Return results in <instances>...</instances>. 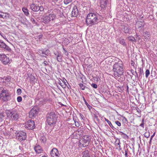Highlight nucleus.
<instances>
[{
    "mask_svg": "<svg viewBox=\"0 0 157 157\" xmlns=\"http://www.w3.org/2000/svg\"><path fill=\"white\" fill-rule=\"evenodd\" d=\"M78 10H72L71 15L72 17H76L78 16Z\"/></svg>",
    "mask_w": 157,
    "mask_h": 157,
    "instance_id": "b1692460",
    "label": "nucleus"
},
{
    "mask_svg": "<svg viewBox=\"0 0 157 157\" xmlns=\"http://www.w3.org/2000/svg\"><path fill=\"white\" fill-rule=\"evenodd\" d=\"M43 64H44V66H46L48 64V62L46 61L44 62Z\"/></svg>",
    "mask_w": 157,
    "mask_h": 157,
    "instance_id": "864d4df0",
    "label": "nucleus"
},
{
    "mask_svg": "<svg viewBox=\"0 0 157 157\" xmlns=\"http://www.w3.org/2000/svg\"><path fill=\"white\" fill-rule=\"evenodd\" d=\"M54 53L56 56L57 61L60 62H62L63 56L61 55V54L59 52H57L56 53Z\"/></svg>",
    "mask_w": 157,
    "mask_h": 157,
    "instance_id": "a211bd4d",
    "label": "nucleus"
},
{
    "mask_svg": "<svg viewBox=\"0 0 157 157\" xmlns=\"http://www.w3.org/2000/svg\"><path fill=\"white\" fill-rule=\"evenodd\" d=\"M82 98H83V100L85 102L86 105H87V106H89L90 107V106L88 104V103L86 101V99H85L84 97L83 96L82 97Z\"/></svg>",
    "mask_w": 157,
    "mask_h": 157,
    "instance_id": "a18cd8bd",
    "label": "nucleus"
},
{
    "mask_svg": "<svg viewBox=\"0 0 157 157\" xmlns=\"http://www.w3.org/2000/svg\"><path fill=\"white\" fill-rule=\"evenodd\" d=\"M21 93V90L20 89H18L17 90V93L18 95H20Z\"/></svg>",
    "mask_w": 157,
    "mask_h": 157,
    "instance_id": "ea45409f",
    "label": "nucleus"
},
{
    "mask_svg": "<svg viewBox=\"0 0 157 157\" xmlns=\"http://www.w3.org/2000/svg\"><path fill=\"white\" fill-rule=\"evenodd\" d=\"M139 22L140 23L137 24L138 27V28H141L142 29H143L144 25V21H140Z\"/></svg>",
    "mask_w": 157,
    "mask_h": 157,
    "instance_id": "4be33fe9",
    "label": "nucleus"
},
{
    "mask_svg": "<svg viewBox=\"0 0 157 157\" xmlns=\"http://www.w3.org/2000/svg\"><path fill=\"white\" fill-rule=\"evenodd\" d=\"M0 48H3L8 51H10L11 50V48L7 45L3 41L0 40Z\"/></svg>",
    "mask_w": 157,
    "mask_h": 157,
    "instance_id": "4468645a",
    "label": "nucleus"
},
{
    "mask_svg": "<svg viewBox=\"0 0 157 157\" xmlns=\"http://www.w3.org/2000/svg\"><path fill=\"white\" fill-rule=\"evenodd\" d=\"M128 39L129 41L132 42H135L136 41L135 37L132 36H128Z\"/></svg>",
    "mask_w": 157,
    "mask_h": 157,
    "instance_id": "c756f323",
    "label": "nucleus"
},
{
    "mask_svg": "<svg viewBox=\"0 0 157 157\" xmlns=\"http://www.w3.org/2000/svg\"><path fill=\"white\" fill-rule=\"evenodd\" d=\"M16 138L19 141L25 140L26 138V134L23 131L19 132L16 135Z\"/></svg>",
    "mask_w": 157,
    "mask_h": 157,
    "instance_id": "423d86ee",
    "label": "nucleus"
},
{
    "mask_svg": "<svg viewBox=\"0 0 157 157\" xmlns=\"http://www.w3.org/2000/svg\"><path fill=\"white\" fill-rule=\"evenodd\" d=\"M82 157H91L90 151L88 150H86L82 153Z\"/></svg>",
    "mask_w": 157,
    "mask_h": 157,
    "instance_id": "f3484780",
    "label": "nucleus"
},
{
    "mask_svg": "<svg viewBox=\"0 0 157 157\" xmlns=\"http://www.w3.org/2000/svg\"><path fill=\"white\" fill-rule=\"evenodd\" d=\"M38 109L37 107H33L30 110L29 113V117L32 118L33 117L36 116L38 113Z\"/></svg>",
    "mask_w": 157,
    "mask_h": 157,
    "instance_id": "9d476101",
    "label": "nucleus"
},
{
    "mask_svg": "<svg viewBox=\"0 0 157 157\" xmlns=\"http://www.w3.org/2000/svg\"><path fill=\"white\" fill-rule=\"evenodd\" d=\"M115 143L116 144H117V145L119 146V147L120 148V149H121L120 148L121 147L120 145L121 143L120 140L118 138H116V141H115Z\"/></svg>",
    "mask_w": 157,
    "mask_h": 157,
    "instance_id": "c85d7f7f",
    "label": "nucleus"
},
{
    "mask_svg": "<svg viewBox=\"0 0 157 157\" xmlns=\"http://www.w3.org/2000/svg\"><path fill=\"white\" fill-rule=\"evenodd\" d=\"M124 69H113L114 77L116 78H119L122 75L124 72Z\"/></svg>",
    "mask_w": 157,
    "mask_h": 157,
    "instance_id": "20e7f679",
    "label": "nucleus"
},
{
    "mask_svg": "<svg viewBox=\"0 0 157 157\" xmlns=\"http://www.w3.org/2000/svg\"><path fill=\"white\" fill-rule=\"evenodd\" d=\"M34 149L35 151L38 154L40 153L42 151V149L41 147L39 145H38L35 147Z\"/></svg>",
    "mask_w": 157,
    "mask_h": 157,
    "instance_id": "6ab92c4d",
    "label": "nucleus"
},
{
    "mask_svg": "<svg viewBox=\"0 0 157 157\" xmlns=\"http://www.w3.org/2000/svg\"><path fill=\"white\" fill-rule=\"evenodd\" d=\"M55 17L56 15L54 14H50L43 18L42 22L45 24H48L51 21L53 20Z\"/></svg>",
    "mask_w": 157,
    "mask_h": 157,
    "instance_id": "39448f33",
    "label": "nucleus"
},
{
    "mask_svg": "<svg viewBox=\"0 0 157 157\" xmlns=\"http://www.w3.org/2000/svg\"><path fill=\"white\" fill-rule=\"evenodd\" d=\"M105 121H106L108 123V124H109L111 128L113 129L114 127L112 125L110 121L109 120H108V119H107L105 118Z\"/></svg>",
    "mask_w": 157,
    "mask_h": 157,
    "instance_id": "2f4dec72",
    "label": "nucleus"
},
{
    "mask_svg": "<svg viewBox=\"0 0 157 157\" xmlns=\"http://www.w3.org/2000/svg\"><path fill=\"white\" fill-rule=\"evenodd\" d=\"M125 157H128V153L125 152Z\"/></svg>",
    "mask_w": 157,
    "mask_h": 157,
    "instance_id": "0e129e2a",
    "label": "nucleus"
},
{
    "mask_svg": "<svg viewBox=\"0 0 157 157\" xmlns=\"http://www.w3.org/2000/svg\"><path fill=\"white\" fill-rule=\"evenodd\" d=\"M50 51L49 50H47L44 52V54L45 55H47V54H49V53Z\"/></svg>",
    "mask_w": 157,
    "mask_h": 157,
    "instance_id": "09e8293b",
    "label": "nucleus"
},
{
    "mask_svg": "<svg viewBox=\"0 0 157 157\" xmlns=\"http://www.w3.org/2000/svg\"><path fill=\"white\" fill-rule=\"evenodd\" d=\"M145 38H147L148 37H149L150 36V33L149 32L146 31L144 32L143 34Z\"/></svg>",
    "mask_w": 157,
    "mask_h": 157,
    "instance_id": "412c9836",
    "label": "nucleus"
},
{
    "mask_svg": "<svg viewBox=\"0 0 157 157\" xmlns=\"http://www.w3.org/2000/svg\"><path fill=\"white\" fill-rule=\"evenodd\" d=\"M131 65L132 66H133V68H135V66H134V63L133 61H131Z\"/></svg>",
    "mask_w": 157,
    "mask_h": 157,
    "instance_id": "603ef678",
    "label": "nucleus"
},
{
    "mask_svg": "<svg viewBox=\"0 0 157 157\" xmlns=\"http://www.w3.org/2000/svg\"><path fill=\"white\" fill-rule=\"evenodd\" d=\"M82 138L84 139H85V140L87 141L88 140L90 141L91 137L90 136H89L86 135L83 136Z\"/></svg>",
    "mask_w": 157,
    "mask_h": 157,
    "instance_id": "393cba45",
    "label": "nucleus"
},
{
    "mask_svg": "<svg viewBox=\"0 0 157 157\" xmlns=\"http://www.w3.org/2000/svg\"><path fill=\"white\" fill-rule=\"evenodd\" d=\"M23 12H24V14L27 16H28L29 14V13L28 12V10H23Z\"/></svg>",
    "mask_w": 157,
    "mask_h": 157,
    "instance_id": "49530a36",
    "label": "nucleus"
},
{
    "mask_svg": "<svg viewBox=\"0 0 157 157\" xmlns=\"http://www.w3.org/2000/svg\"><path fill=\"white\" fill-rule=\"evenodd\" d=\"M117 134L120 135L123 139L126 140H128L129 138L127 134L122 132L119 131Z\"/></svg>",
    "mask_w": 157,
    "mask_h": 157,
    "instance_id": "dca6fc26",
    "label": "nucleus"
},
{
    "mask_svg": "<svg viewBox=\"0 0 157 157\" xmlns=\"http://www.w3.org/2000/svg\"><path fill=\"white\" fill-rule=\"evenodd\" d=\"M8 94H4V95H0V97L4 101H7L8 100V97L9 95Z\"/></svg>",
    "mask_w": 157,
    "mask_h": 157,
    "instance_id": "aec40b11",
    "label": "nucleus"
},
{
    "mask_svg": "<svg viewBox=\"0 0 157 157\" xmlns=\"http://www.w3.org/2000/svg\"><path fill=\"white\" fill-rule=\"evenodd\" d=\"M124 69V65L121 60L115 63L113 66V69Z\"/></svg>",
    "mask_w": 157,
    "mask_h": 157,
    "instance_id": "9b49d317",
    "label": "nucleus"
},
{
    "mask_svg": "<svg viewBox=\"0 0 157 157\" xmlns=\"http://www.w3.org/2000/svg\"><path fill=\"white\" fill-rule=\"evenodd\" d=\"M123 121H124V122H128V120L127 119V118L125 117H124V119L123 120Z\"/></svg>",
    "mask_w": 157,
    "mask_h": 157,
    "instance_id": "4d7b16f0",
    "label": "nucleus"
},
{
    "mask_svg": "<svg viewBox=\"0 0 157 157\" xmlns=\"http://www.w3.org/2000/svg\"><path fill=\"white\" fill-rule=\"evenodd\" d=\"M90 142L82 138L79 141L78 145L80 147H85L88 145Z\"/></svg>",
    "mask_w": 157,
    "mask_h": 157,
    "instance_id": "1a4fd4ad",
    "label": "nucleus"
},
{
    "mask_svg": "<svg viewBox=\"0 0 157 157\" xmlns=\"http://www.w3.org/2000/svg\"><path fill=\"white\" fill-rule=\"evenodd\" d=\"M22 10H28V9L25 7H23L22 8Z\"/></svg>",
    "mask_w": 157,
    "mask_h": 157,
    "instance_id": "338daca9",
    "label": "nucleus"
},
{
    "mask_svg": "<svg viewBox=\"0 0 157 157\" xmlns=\"http://www.w3.org/2000/svg\"><path fill=\"white\" fill-rule=\"evenodd\" d=\"M2 12H1L0 13V18H2Z\"/></svg>",
    "mask_w": 157,
    "mask_h": 157,
    "instance_id": "e2e57ef3",
    "label": "nucleus"
},
{
    "mask_svg": "<svg viewBox=\"0 0 157 157\" xmlns=\"http://www.w3.org/2000/svg\"><path fill=\"white\" fill-rule=\"evenodd\" d=\"M67 84H68V85H67V86H67V87L69 89H71V86H70V85L68 84V83H67Z\"/></svg>",
    "mask_w": 157,
    "mask_h": 157,
    "instance_id": "052dcab7",
    "label": "nucleus"
},
{
    "mask_svg": "<svg viewBox=\"0 0 157 157\" xmlns=\"http://www.w3.org/2000/svg\"><path fill=\"white\" fill-rule=\"evenodd\" d=\"M43 37V35H39L38 37L37 38L40 40L41 39H42V38Z\"/></svg>",
    "mask_w": 157,
    "mask_h": 157,
    "instance_id": "5fc2aeb1",
    "label": "nucleus"
},
{
    "mask_svg": "<svg viewBox=\"0 0 157 157\" xmlns=\"http://www.w3.org/2000/svg\"><path fill=\"white\" fill-rule=\"evenodd\" d=\"M91 86L94 88L96 89L97 88V85L95 83H93L91 85Z\"/></svg>",
    "mask_w": 157,
    "mask_h": 157,
    "instance_id": "a19ab883",
    "label": "nucleus"
},
{
    "mask_svg": "<svg viewBox=\"0 0 157 157\" xmlns=\"http://www.w3.org/2000/svg\"><path fill=\"white\" fill-rule=\"evenodd\" d=\"M72 0H64V2L65 4H67L72 2Z\"/></svg>",
    "mask_w": 157,
    "mask_h": 157,
    "instance_id": "58836bf2",
    "label": "nucleus"
},
{
    "mask_svg": "<svg viewBox=\"0 0 157 157\" xmlns=\"http://www.w3.org/2000/svg\"><path fill=\"white\" fill-rule=\"evenodd\" d=\"M144 119H143L142 121V123L140 124V126H141L143 128H144Z\"/></svg>",
    "mask_w": 157,
    "mask_h": 157,
    "instance_id": "79ce46f5",
    "label": "nucleus"
},
{
    "mask_svg": "<svg viewBox=\"0 0 157 157\" xmlns=\"http://www.w3.org/2000/svg\"><path fill=\"white\" fill-rule=\"evenodd\" d=\"M7 116L13 121H16L19 118V112L16 109L9 110L7 113Z\"/></svg>",
    "mask_w": 157,
    "mask_h": 157,
    "instance_id": "7ed1b4c3",
    "label": "nucleus"
},
{
    "mask_svg": "<svg viewBox=\"0 0 157 157\" xmlns=\"http://www.w3.org/2000/svg\"><path fill=\"white\" fill-rule=\"evenodd\" d=\"M30 9L31 10H44L43 7L41 6H40L34 4H33L30 6Z\"/></svg>",
    "mask_w": 157,
    "mask_h": 157,
    "instance_id": "ddd939ff",
    "label": "nucleus"
},
{
    "mask_svg": "<svg viewBox=\"0 0 157 157\" xmlns=\"http://www.w3.org/2000/svg\"><path fill=\"white\" fill-rule=\"evenodd\" d=\"M107 0H101V9H109L110 8H108L106 6Z\"/></svg>",
    "mask_w": 157,
    "mask_h": 157,
    "instance_id": "2eb2a0df",
    "label": "nucleus"
},
{
    "mask_svg": "<svg viewBox=\"0 0 157 157\" xmlns=\"http://www.w3.org/2000/svg\"><path fill=\"white\" fill-rule=\"evenodd\" d=\"M123 31L125 33H128L129 32V29L127 26H124L123 28Z\"/></svg>",
    "mask_w": 157,
    "mask_h": 157,
    "instance_id": "bb28decb",
    "label": "nucleus"
},
{
    "mask_svg": "<svg viewBox=\"0 0 157 157\" xmlns=\"http://www.w3.org/2000/svg\"><path fill=\"white\" fill-rule=\"evenodd\" d=\"M144 136L146 138H148L150 136V133L148 132H146L144 134Z\"/></svg>",
    "mask_w": 157,
    "mask_h": 157,
    "instance_id": "c9c22d12",
    "label": "nucleus"
},
{
    "mask_svg": "<svg viewBox=\"0 0 157 157\" xmlns=\"http://www.w3.org/2000/svg\"><path fill=\"white\" fill-rule=\"evenodd\" d=\"M0 60L2 62L4 65H6L8 63H10V60L9 58L4 54H0Z\"/></svg>",
    "mask_w": 157,
    "mask_h": 157,
    "instance_id": "0eeeda50",
    "label": "nucleus"
},
{
    "mask_svg": "<svg viewBox=\"0 0 157 157\" xmlns=\"http://www.w3.org/2000/svg\"><path fill=\"white\" fill-rule=\"evenodd\" d=\"M56 116L55 112H51L47 115V121L49 125L55 124L56 122Z\"/></svg>",
    "mask_w": 157,
    "mask_h": 157,
    "instance_id": "f03ea898",
    "label": "nucleus"
},
{
    "mask_svg": "<svg viewBox=\"0 0 157 157\" xmlns=\"http://www.w3.org/2000/svg\"><path fill=\"white\" fill-rule=\"evenodd\" d=\"M58 83L63 88H65V85H63V83H62L60 80H59Z\"/></svg>",
    "mask_w": 157,
    "mask_h": 157,
    "instance_id": "4c0bfd02",
    "label": "nucleus"
},
{
    "mask_svg": "<svg viewBox=\"0 0 157 157\" xmlns=\"http://www.w3.org/2000/svg\"><path fill=\"white\" fill-rule=\"evenodd\" d=\"M94 117L97 121L98 120V117L96 114H94Z\"/></svg>",
    "mask_w": 157,
    "mask_h": 157,
    "instance_id": "de8ad7c7",
    "label": "nucleus"
},
{
    "mask_svg": "<svg viewBox=\"0 0 157 157\" xmlns=\"http://www.w3.org/2000/svg\"><path fill=\"white\" fill-rule=\"evenodd\" d=\"M138 69L139 73V77H140V78L141 79L142 76L144 75L143 70L141 67L139 68Z\"/></svg>",
    "mask_w": 157,
    "mask_h": 157,
    "instance_id": "5701e85b",
    "label": "nucleus"
},
{
    "mask_svg": "<svg viewBox=\"0 0 157 157\" xmlns=\"http://www.w3.org/2000/svg\"><path fill=\"white\" fill-rule=\"evenodd\" d=\"M150 75V71L148 69H147L145 72V76L147 78Z\"/></svg>",
    "mask_w": 157,
    "mask_h": 157,
    "instance_id": "e433bc0d",
    "label": "nucleus"
},
{
    "mask_svg": "<svg viewBox=\"0 0 157 157\" xmlns=\"http://www.w3.org/2000/svg\"><path fill=\"white\" fill-rule=\"evenodd\" d=\"M100 15L98 13H90L88 14L87 16L86 23L87 25L91 24H94L98 20V16Z\"/></svg>",
    "mask_w": 157,
    "mask_h": 157,
    "instance_id": "f257e3e1",
    "label": "nucleus"
},
{
    "mask_svg": "<svg viewBox=\"0 0 157 157\" xmlns=\"http://www.w3.org/2000/svg\"><path fill=\"white\" fill-rule=\"evenodd\" d=\"M8 94L7 91L6 90L3 89L1 91V94H0V95H2L3 96L4 94Z\"/></svg>",
    "mask_w": 157,
    "mask_h": 157,
    "instance_id": "f704fd0d",
    "label": "nucleus"
},
{
    "mask_svg": "<svg viewBox=\"0 0 157 157\" xmlns=\"http://www.w3.org/2000/svg\"><path fill=\"white\" fill-rule=\"evenodd\" d=\"M25 127L29 130L33 129L35 127V124L34 121L32 120L28 121L26 123Z\"/></svg>",
    "mask_w": 157,
    "mask_h": 157,
    "instance_id": "6e6552de",
    "label": "nucleus"
},
{
    "mask_svg": "<svg viewBox=\"0 0 157 157\" xmlns=\"http://www.w3.org/2000/svg\"><path fill=\"white\" fill-rule=\"evenodd\" d=\"M63 85H65V88L66 87V86H67V84L66 83V82L64 80L63 81Z\"/></svg>",
    "mask_w": 157,
    "mask_h": 157,
    "instance_id": "bf43d9fd",
    "label": "nucleus"
},
{
    "mask_svg": "<svg viewBox=\"0 0 157 157\" xmlns=\"http://www.w3.org/2000/svg\"><path fill=\"white\" fill-rule=\"evenodd\" d=\"M128 149H125V152L128 153Z\"/></svg>",
    "mask_w": 157,
    "mask_h": 157,
    "instance_id": "774afa93",
    "label": "nucleus"
},
{
    "mask_svg": "<svg viewBox=\"0 0 157 157\" xmlns=\"http://www.w3.org/2000/svg\"><path fill=\"white\" fill-rule=\"evenodd\" d=\"M5 79L6 80H7L8 82H10V79L9 77H6Z\"/></svg>",
    "mask_w": 157,
    "mask_h": 157,
    "instance_id": "6e6d98bb",
    "label": "nucleus"
},
{
    "mask_svg": "<svg viewBox=\"0 0 157 157\" xmlns=\"http://www.w3.org/2000/svg\"><path fill=\"white\" fill-rule=\"evenodd\" d=\"M131 71L132 74L133 75H134V71L132 69L131 70Z\"/></svg>",
    "mask_w": 157,
    "mask_h": 157,
    "instance_id": "13d9d810",
    "label": "nucleus"
},
{
    "mask_svg": "<svg viewBox=\"0 0 157 157\" xmlns=\"http://www.w3.org/2000/svg\"><path fill=\"white\" fill-rule=\"evenodd\" d=\"M17 101L18 102H20L22 101V98L21 96H18L17 98Z\"/></svg>",
    "mask_w": 157,
    "mask_h": 157,
    "instance_id": "37998d69",
    "label": "nucleus"
},
{
    "mask_svg": "<svg viewBox=\"0 0 157 157\" xmlns=\"http://www.w3.org/2000/svg\"><path fill=\"white\" fill-rule=\"evenodd\" d=\"M119 42L121 44L124 46L126 45V44L125 43L124 40V39L121 38L119 40Z\"/></svg>",
    "mask_w": 157,
    "mask_h": 157,
    "instance_id": "cd10ccee",
    "label": "nucleus"
},
{
    "mask_svg": "<svg viewBox=\"0 0 157 157\" xmlns=\"http://www.w3.org/2000/svg\"><path fill=\"white\" fill-rule=\"evenodd\" d=\"M115 123L118 126H121V122L118 121H115Z\"/></svg>",
    "mask_w": 157,
    "mask_h": 157,
    "instance_id": "c03bdc74",
    "label": "nucleus"
},
{
    "mask_svg": "<svg viewBox=\"0 0 157 157\" xmlns=\"http://www.w3.org/2000/svg\"><path fill=\"white\" fill-rule=\"evenodd\" d=\"M155 132H154L153 135H152L150 138V143L151 142V140H152L153 137L155 136Z\"/></svg>",
    "mask_w": 157,
    "mask_h": 157,
    "instance_id": "3c124183",
    "label": "nucleus"
},
{
    "mask_svg": "<svg viewBox=\"0 0 157 157\" xmlns=\"http://www.w3.org/2000/svg\"><path fill=\"white\" fill-rule=\"evenodd\" d=\"M35 79V77L34 76L32 75H30V80L31 82L34 83Z\"/></svg>",
    "mask_w": 157,
    "mask_h": 157,
    "instance_id": "a878e982",
    "label": "nucleus"
},
{
    "mask_svg": "<svg viewBox=\"0 0 157 157\" xmlns=\"http://www.w3.org/2000/svg\"><path fill=\"white\" fill-rule=\"evenodd\" d=\"M63 49L65 53H67V51L64 48H63Z\"/></svg>",
    "mask_w": 157,
    "mask_h": 157,
    "instance_id": "69168bd1",
    "label": "nucleus"
},
{
    "mask_svg": "<svg viewBox=\"0 0 157 157\" xmlns=\"http://www.w3.org/2000/svg\"><path fill=\"white\" fill-rule=\"evenodd\" d=\"M75 125L77 127H78L79 126V124L77 121H75Z\"/></svg>",
    "mask_w": 157,
    "mask_h": 157,
    "instance_id": "8fccbe9b",
    "label": "nucleus"
},
{
    "mask_svg": "<svg viewBox=\"0 0 157 157\" xmlns=\"http://www.w3.org/2000/svg\"><path fill=\"white\" fill-rule=\"evenodd\" d=\"M135 76L137 78H140V77H139V76H138L137 73H136V74Z\"/></svg>",
    "mask_w": 157,
    "mask_h": 157,
    "instance_id": "680f3d73",
    "label": "nucleus"
},
{
    "mask_svg": "<svg viewBox=\"0 0 157 157\" xmlns=\"http://www.w3.org/2000/svg\"><path fill=\"white\" fill-rule=\"evenodd\" d=\"M79 86L81 90H85L86 86L84 85L82 83H80L79 84Z\"/></svg>",
    "mask_w": 157,
    "mask_h": 157,
    "instance_id": "72a5a7b5",
    "label": "nucleus"
},
{
    "mask_svg": "<svg viewBox=\"0 0 157 157\" xmlns=\"http://www.w3.org/2000/svg\"><path fill=\"white\" fill-rule=\"evenodd\" d=\"M40 140L43 143H44L46 141V139L44 136H41Z\"/></svg>",
    "mask_w": 157,
    "mask_h": 157,
    "instance_id": "473e14b6",
    "label": "nucleus"
},
{
    "mask_svg": "<svg viewBox=\"0 0 157 157\" xmlns=\"http://www.w3.org/2000/svg\"><path fill=\"white\" fill-rule=\"evenodd\" d=\"M2 18H3L7 19L9 17L8 14L7 13H2Z\"/></svg>",
    "mask_w": 157,
    "mask_h": 157,
    "instance_id": "7c9ffc66",
    "label": "nucleus"
},
{
    "mask_svg": "<svg viewBox=\"0 0 157 157\" xmlns=\"http://www.w3.org/2000/svg\"><path fill=\"white\" fill-rule=\"evenodd\" d=\"M52 157H59V154L58 150L56 148H53L51 152Z\"/></svg>",
    "mask_w": 157,
    "mask_h": 157,
    "instance_id": "f8f14e48",
    "label": "nucleus"
}]
</instances>
